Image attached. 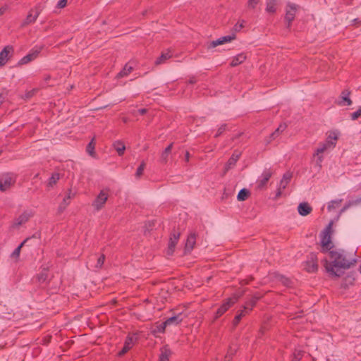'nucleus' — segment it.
<instances>
[{
	"label": "nucleus",
	"instance_id": "obj_35",
	"mask_svg": "<svg viewBox=\"0 0 361 361\" xmlns=\"http://www.w3.org/2000/svg\"><path fill=\"white\" fill-rule=\"evenodd\" d=\"M166 327H167L166 325H164V322H162L161 324L154 326L153 328L152 332L153 334H162L165 331V329Z\"/></svg>",
	"mask_w": 361,
	"mask_h": 361
},
{
	"label": "nucleus",
	"instance_id": "obj_28",
	"mask_svg": "<svg viewBox=\"0 0 361 361\" xmlns=\"http://www.w3.org/2000/svg\"><path fill=\"white\" fill-rule=\"evenodd\" d=\"M287 126L285 123H281L279 126L270 135V138L271 140H274L283 131H284L286 128Z\"/></svg>",
	"mask_w": 361,
	"mask_h": 361
},
{
	"label": "nucleus",
	"instance_id": "obj_23",
	"mask_svg": "<svg viewBox=\"0 0 361 361\" xmlns=\"http://www.w3.org/2000/svg\"><path fill=\"white\" fill-rule=\"evenodd\" d=\"M171 354V350L166 345L164 346L161 348L159 361H168Z\"/></svg>",
	"mask_w": 361,
	"mask_h": 361
},
{
	"label": "nucleus",
	"instance_id": "obj_63",
	"mask_svg": "<svg viewBox=\"0 0 361 361\" xmlns=\"http://www.w3.org/2000/svg\"><path fill=\"white\" fill-rule=\"evenodd\" d=\"M138 112L140 115H144L146 114L147 109H140L138 110Z\"/></svg>",
	"mask_w": 361,
	"mask_h": 361
},
{
	"label": "nucleus",
	"instance_id": "obj_29",
	"mask_svg": "<svg viewBox=\"0 0 361 361\" xmlns=\"http://www.w3.org/2000/svg\"><path fill=\"white\" fill-rule=\"evenodd\" d=\"M250 194V192L247 189L243 188L239 191L237 195V200L238 201H245L248 198Z\"/></svg>",
	"mask_w": 361,
	"mask_h": 361
},
{
	"label": "nucleus",
	"instance_id": "obj_45",
	"mask_svg": "<svg viewBox=\"0 0 361 361\" xmlns=\"http://www.w3.org/2000/svg\"><path fill=\"white\" fill-rule=\"evenodd\" d=\"M235 351L236 348H233V347L231 346L228 349V351L225 358L228 359V360H231L232 359L233 355L235 354Z\"/></svg>",
	"mask_w": 361,
	"mask_h": 361
},
{
	"label": "nucleus",
	"instance_id": "obj_33",
	"mask_svg": "<svg viewBox=\"0 0 361 361\" xmlns=\"http://www.w3.org/2000/svg\"><path fill=\"white\" fill-rule=\"evenodd\" d=\"M338 139V136L336 133H331L327 137L326 142H328L330 146L333 148L336 146V141Z\"/></svg>",
	"mask_w": 361,
	"mask_h": 361
},
{
	"label": "nucleus",
	"instance_id": "obj_17",
	"mask_svg": "<svg viewBox=\"0 0 361 361\" xmlns=\"http://www.w3.org/2000/svg\"><path fill=\"white\" fill-rule=\"evenodd\" d=\"M183 319V315L181 313L178 314L176 315L172 316L168 319H166L164 322V325H166V326H171V325H178L179 324Z\"/></svg>",
	"mask_w": 361,
	"mask_h": 361
},
{
	"label": "nucleus",
	"instance_id": "obj_25",
	"mask_svg": "<svg viewBox=\"0 0 361 361\" xmlns=\"http://www.w3.org/2000/svg\"><path fill=\"white\" fill-rule=\"evenodd\" d=\"M113 145L119 156H122L124 154L126 146L122 141L117 140Z\"/></svg>",
	"mask_w": 361,
	"mask_h": 361
},
{
	"label": "nucleus",
	"instance_id": "obj_64",
	"mask_svg": "<svg viewBox=\"0 0 361 361\" xmlns=\"http://www.w3.org/2000/svg\"><path fill=\"white\" fill-rule=\"evenodd\" d=\"M190 157V154L189 152H186L185 154V161H189Z\"/></svg>",
	"mask_w": 361,
	"mask_h": 361
},
{
	"label": "nucleus",
	"instance_id": "obj_4",
	"mask_svg": "<svg viewBox=\"0 0 361 361\" xmlns=\"http://www.w3.org/2000/svg\"><path fill=\"white\" fill-rule=\"evenodd\" d=\"M43 48H44L43 45L35 46L26 56L23 57L18 61V65L26 64V63L35 60L38 56L39 54L41 52V51L43 49Z\"/></svg>",
	"mask_w": 361,
	"mask_h": 361
},
{
	"label": "nucleus",
	"instance_id": "obj_26",
	"mask_svg": "<svg viewBox=\"0 0 361 361\" xmlns=\"http://www.w3.org/2000/svg\"><path fill=\"white\" fill-rule=\"evenodd\" d=\"M248 313V310H245L244 308L241 310L240 312H238L233 321V326L235 327L238 324L241 319Z\"/></svg>",
	"mask_w": 361,
	"mask_h": 361
},
{
	"label": "nucleus",
	"instance_id": "obj_32",
	"mask_svg": "<svg viewBox=\"0 0 361 361\" xmlns=\"http://www.w3.org/2000/svg\"><path fill=\"white\" fill-rule=\"evenodd\" d=\"M266 11L271 13L276 12V0H267Z\"/></svg>",
	"mask_w": 361,
	"mask_h": 361
},
{
	"label": "nucleus",
	"instance_id": "obj_55",
	"mask_svg": "<svg viewBox=\"0 0 361 361\" xmlns=\"http://www.w3.org/2000/svg\"><path fill=\"white\" fill-rule=\"evenodd\" d=\"M243 23H244V21H243V23H236V24L234 25V30H235V31H236V32H239V31H240V30L244 27V25H243Z\"/></svg>",
	"mask_w": 361,
	"mask_h": 361
},
{
	"label": "nucleus",
	"instance_id": "obj_62",
	"mask_svg": "<svg viewBox=\"0 0 361 361\" xmlns=\"http://www.w3.org/2000/svg\"><path fill=\"white\" fill-rule=\"evenodd\" d=\"M301 358V355L300 353H298L297 355L295 354V356H294V360L293 361H297V360H300Z\"/></svg>",
	"mask_w": 361,
	"mask_h": 361
},
{
	"label": "nucleus",
	"instance_id": "obj_5",
	"mask_svg": "<svg viewBox=\"0 0 361 361\" xmlns=\"http://www.w3.org/2000/svg\"><path fill=\"white\" fill-rule=\"evenodd\" d=\"M304 269L309 273H314L317 271L318 259L316 253L311 252L308 255L307 260L305 262Z\"/></svg>",
	"mask_w": 361,
	"mask_h": 361
},
{
	"label": "nucleus",
	"instance_id": "obj_10",
	"mask_svg": "<svg viewBox=\"0 0 361 361\" xmlns=\"http://www.w3.org/2000/svg\"><path fill=\"white\" fill-rule=\"evenodd\" d=\"M234 303L235 301L231 298L227 299L216 310L214 319L223 315Z\"/></svg>",
	"mask_w": 361,
	"mask_h": 361
},
{
	"label": "nucleus",
	"instance_id": "obj_51",
	"mask_svg": "<svg viewBox=\"0 0 361 361\" xmlns=\"http://www.w3.org/2000/svg\"><path fill=\"white\" fill-rule=\"evenodd\" d=\"M292 175L290 173H286L283 174V178L281 180H284V182L289 183L291 180Z\"/></svg>",
	"mask_w": 361,
	"mask_h": 361
},
{
	"label": "nucleus",
	"instance_id": "obj_6",
	"mask_svg": "<svg viewBox=\"0 0 361 361\" xmlns=\"http://www.w3.org/2000/svg\"><path fill=\"white\" fill-rule=\"evenodd\" d=\"M272 171L271 169H265L261 176L259 178V179L257 180V189L259 190H264L267 184L270 179V178L272 176Z\"/></svg>",
	"mask_w": 361,
	"mask_h": 361
},
{
	"label": "nucleus",
	"instance_id": "obj_19",
	"mask_svg": "<svg viewBox=\"0 0 361 361\" xmlns=\"http://www.w3.org/2000/svg\"><path fill=\"white\" fill-rule=\"evenodd\" d=\"M350 94V92L348 90H343L341 92V100L338 102L340 106H350L352 104V100L349 97Z\"/></svg>",
	"mask_w": 361,
	"mask_h": 361
},
{
	"label": "nucleus",
	"instance_id": "obj_37",
	"mask_svg": "<svg viewBox=\"0 0 361 361\" xmlns=\"http://www.w3.org/2000/svg\"><path fill=\"white\" fill-rule=\"evenodd\" d=\"M355 274L356 273L355 271H351L347 274V276L344 278V281L345 283L353 284V281L355 279Z\"/></svg>",
	"mask_w": 361,
	"mask_h": 361
},
{
	"label": "nucleus",
	"instance_id": "obj_31",
	"mask_svg": "<svg viewBox=\"0 0 361 361\" xmlns=\"http://www.w3.org/2000/svg\"><path fill=\"white\" fill-rule=\"evenodd\" d=\"M333 148L326 141L322 144H320L319 147L315 151V155H318L319 154H322L326 152L328 149Z\"/></svg>",
	"mask_w": 361,
	"mask_h": 361
},
{
	"label": "nucleus",
	"instance_id": "obj_7",
	"mask_svg": "<svg viewBox=\"0 0 361 361\" xmlns=\"http://www.w3.org/2000/svg\"><path fill=\"white\" fill-rule=\"evenodd\" d=\"M108 200V194L104 190H101L92 203L93 207L99 211L102 209Z\"/></svg>",
	"mask_w": 361,
	"mask_h": 361
},
{
	"label": "nucleus",
	"instance_id": "obj_47",
	"mask_svg": "<svg viewBox=\"0 0 361 361\" xmlns=\"http://www.w3.org/2000/svg\"><path fill=\"white\" fill-rule=\"evenodd\" d=\"M361 116V107H360L356 111L351 114V119L353 121L357 120Z\"/></svg>",
	"mask_w": 361,
	"mask_h": 361
},
{
	"label": "nucleus",
	"instance_id": "obj_22",
	"mask_svg": "<svg viewBox=\"0 0 361 361\" xmlns=\"http://www.w3.org/2000/svg\"><path fill=\"white\" fill-rule=\"evenodd\" d=\"M172 147H173V143H171L162 152V153L161 154V157H160V161L161 163L166 164L167 162L169 156L171 152Z\"/></svg>",
	"mask_w": 361,
	"mask_h": 361
},
{
	"label": "nucleus",
	"instance_id": "obj_56",
	"mask_svg": "<svg viewBox=\"0 0 361 361\" xmlns=\"http://www.w3.org/2000/svg\"><path fill=\"white\" fill-rule=\"evenodd\" d=\"M361 24V18H357L352 20L353 25H359Z\"/></svg>",
	"mask_w": 361,
	"mask_h": 361
},
{
	"label": "nucleus",
	"instance_id": "obj_34",
	"mask_svg": "<svg viewBox=\"0 0 361 361\" xmlns=\"http://www.w3.org/2000/svg\"><path fill=\"white\" fill-rule=\"evenodd\" d=\"M361 203V197L357 198L349 201L341 210V212H343L347 210L350 206L357 205Z\"/></svg>",
	"mask_w": 361,
	"mask_h": 361
},
{
	"label": "nucleus",
	"instance_id": "obj_1",
	"mask_svg": "<svg viewBox=\"0 0 361 361\" xmlns=\"http://www.w3.org/2000/svg\"><path fill=\"white\" fill-rule=\"evenodd\" d=\"M329 255L331 261L329 262L326 259H324L322 262L331 277H341L343 274L344 270L350 269L356 262L355 259L348 260L343 250H330Z\"/></svg>",
	"mask_w": 361,
	"mask_h": 361
},
{
	"label": "nucleus",
	"instance_id": "obj_60",
	"mask_svg": "<svg viewBox=\"0 0 361 361\" xmlns=\"http://www.w3.org/2000/svg\"><path fill=\"white\" fill-rule=\"evenodd\" d=\"M29 240H30V238H27L18 247L21 249Z\"/></svg>",
	"mask_w": 361,
	"mask_h": 361
},
{
	"label": "nucleus",
	"instance_id": "obj_36",
	"mask_svg": "<svg viewBox=\"0 0 361 361\" xmlns=\"http://www.w3.org/2000/svg\"><path fill=\"white\" fill-rule=\"evenodd\" d=\"M94 146L95 144L94 142V140L92 139L87 145L86 151L92 157H94Z\"/></svg>",
	"mask_w": 361,
	"mask_h": 361
},
{
	"label": "nucleus",
	"instance_id": "obj_16",
	"mask_svg": "<svg viewBox=\"0 0 361 361\" xmlns=\"http://www.w3.org/2000/svg\"><path fill=\"white\" fill-rule=\"evenodd\" d=\"M35 9H36V12L34 16L32 13L33 10L32 9L30 10V11L28 13V15L27 16L25 20L22 23V26H26L27 25L34 23L36 21V20L37 19L38 16L40 14V10L39 9L38 7H36Z\"/></svg>",
	"mask_w": 361,
	"mask_h": 361
},
{
	"label": "nucleus",
	"instance_id": "obj_14",
	"mask_svg": "<svg viewBox=\"0 0 361 361\" xmlns=\"http://www.w3.org/2000/svg\"><path fill=\"white\" fill-rule=\"evenodd\" d=\"M195 233H191L188 236L185 245V254L190 253L195 247L196 243Z\"/></svg>",
	"mask_w": 361,
	"mask_h": 361
},
{
	"label": "nucleus",
	"instance_id": "obj_61",
	"mask_svg": "<svg viewBox=\"0 0 361 361\" xmlns=\"http://www.w3.org/2000/svg\"><path fill=\"white\" fill-rule=\"evenodd\" d=\"M196 82H197V80H196L195 77H194V76L191 77L188 80L189 84H195V83H196Z\"/></svg>",
	"mask_w": 361,
	"mask_h": 361
},
{
	"label": "nucleus",
	"instance_id": "obj_44",
	"mask_svg": "<svg viewBox=\"0 0 361 361\" xmlns=\"http://www.w3.org/2000/svg\"><path fill=\"white\" fill-rule=\"evenodd\" d=\"M37 92V89H32V90H30V91H27L25 93V96H24V99H30L31 97H32L35 94V93Z\"/></svg>",
	"mask_w": 361,
	"mask_h": 361
},
{
	"label": "nucleus",
	"instance_id": "obj_2",
	"mask_svg": "<svg viewBox=\"0 0 361 361\" xmlns=\"http://www.w3.org/2000/svg\"><path fill=\"white\" fill-rule=\"evenodd\" d=\"M331 223H329L327 227L322 231L321 236V252L326 253L331 250L334 244L331 239Z\"/></svg>",
	"mask_w": 361,
	"mask_h": 361
},
{
	"label": "nucleus",
	"instance_id": "obj_48",
	"mask_svg": "<svg viewBox=\"0 0 361 361\" xmlns=\"http://www.w3.org/2000/svg\"><path fill=\"white\" fill-rule=\"evenodd\" d=\"M314 156L317 157L316 166H317L319 168H321L322 162L323 161V156L321 155V154L315 155V153L314 154Z\"/></svg>",
	"mask_w": 361,
	"mask_h": 361
},
{
	"label": "nucleus",
	"instance_id": "obj_24",
	"mask_svg": "<svg viewBox=\"0 0 361 361\" xmlns=\"http://www.w3.org/2000/svg\"><path fill=\"white\" fill-rule=\"evenodd\" d=\"M245 59H246V56L244 54H243V53L239 54L233 59V60L231 63V66L233 67L237 66L239 64L242 63L243 61H245Z\"/></svg>",
	"mask_w": 361,
	"mask_h": 361
},
{
	"label": "nucleus",
	"instance_id": "obj_49",
	"mask_svg": "<svg viewBox=\"0 0 361 361\" xmlns=\"http://www.w3.org/2000/svg\"><path fill=\"white\" fill-rule=\"evenodd\" d=\"M226 124L221 125L219 128L217 133L215 135V137H219L226 130Z\"/></svg>",
	"mask_w": 361,
	"mask_h": 361
},
{
	"label": "nucleus",
	"instance_id": "obj_27",
	"mask_svg": "<svg viewBox=\"0 0 361 361\" xmlns=\"http://www.w3.org/2000/svg\"><path fill=\"white\" fill-rule=\"evenodd\" d=\"M171 56H172V55L170 54V51L163 52V53H161V54L160 55V56H159V57H158V58L157 59V60L155 61V64H156V65H160V64H162V63H164L166 60H168L169 59H170Z\"/></svg>",
	"mask_w": 361,
	"mask_h": 361
},
{
	"label": "nucleus",
	"instance_id": "obj_57",
	"mask_svg": "<svg viewBox=\"0 0 361 361\" xmlns=\"http://www.w3.org/2000/svg\"><path fill=\"white\" fill-rule=\"evenodd\" d=\"M288 183H289L284 182V180H281L279 188H281V190H284L286 188V186L288 185Z\"/></svg>",
	"mask_w": 361,
	"mask_h": 361
},
{
	"label": "nucleus",
	"instance_id": "obj_11",
	"mask_svg": "<svg viewBox=\"0 0 361 361\" xmlns=\"http://www.w3.org/2000/svg\"><path fill=\"white\" fill-rule=\"evenodd\" d=\"M262 297V295L259 293H255L250 299H248L244 306L243 308L245 310H248V312H250L252 308L255 306L256 303L259 300H260Z\"/></svg>",
	"mask_w": 361,
	"mask_h": 361
},
{
	"label": "nucleus",
	"instance_id": "obj_40",
	"mask_svg": "<svg viewBox=\"0 0 361 361\" xmlns=\"http://www.w3.org/2000/svg\"><path fill=\"white\" fill-rule=\"evenodd\" d=\"M341 202V200H332L331 201L327 207V209L329 211H331L336 207H338Z\"/></svg>",
	"mask_w": 361,
	"mask_h": 361
},
{
	"label": "nucleus",
	"instance_id": "obj_42",
	"mask_svg": "<svg viewBox=\"0 0 361 361\" xmlns=\"http://www.w3.org/2000/svg\"><path fill=\"white\" fill-rule=\"evenodd\" d=\"M223 44L222 43V41L221 39V38H219L216 40H213L212 41L209 45H208V49H213V48H215L216 47L219 46V45H221Z\"/></svg>",
	"mask_w": 361,
	"mask_h": 361
},
{
	"label": "nucleus",
	"instance_id": "obj_9",
	"mask_svg": "<svg viewBox=\"0 0 361 361\" xmlns=\"http://www.w3.org/2000/svg\"><path fill=\"white\" fill-rule=\"evenodd\" d=\"M180 233L179 232H176L175 231H173L171 233L170 239L169 241L167 255H173V253L174 252L175 247H176V245L178 241V239L180 238Z\"/></svg>",
	"mask_w": 361,
	"mask_h": 361
},
{
	"label": "nucleus",
	"instance_id": "obj_58",
	"mask_svg": "<svg viewBox=\"0 0 361 361\" xmlns=\"http://www.w3.org/2000/svg\"><path fill=\"white\" fill-rule=\"evenodd\" d=\"M282 191H283V190H281V188H279L277 189V191H276V196H275V199H276H276H278V198H279V197L281 196V195H282Z\"/></svg>",
	"mask_w": 361,
	"mask_h": 361
},
{
	"label": "nucleus",
	"instance_id": "obj_54",
	"mask_svg": "<svg viewBox=\"0 0 361 361\" xmlns=\"http://www.w3.org/2000/svg\"><path fill=\"white\" fill-rule=\"evenodd\" d=\"M130 349L123 345V348L118 353V356H123Z\"/></svg>",
	"mask_w": 361,
	"mask_h": 361
},
{
	"label": "nucleus",
	"instance_id": "obj_53",
	"mask_svg": "<svg viewBox=\"0 0 361 361\" xmlns=\"http://www.w3.org/2000/svg\"><path fill=\"white\" fill-rule=\"evenodd\" d=\"M259 0H249L247 4L250 8H254L258 4Z\"/></svg>",
	"mask_w": 361,
	"mask_h": 361
},
{
	"label": "nucleus",
	"instance_id": "obj_13",
	"mask_svg": "<svg viewBox=\"0 0 361 361\" xmlns=\"http://www.w3.org/2000/svg\"><path fill=\"white\" fill-rule=\"evenodd\" d=\"M13 52L12 46H6L0 52V67L4 66L8 60V55Z\"/></svg>",
	"mask_w": 361,
	"mask_h": 361
},
{
	"label": "nucleus",
	"instance_id": "obj_38",
	"mask_svg": "<svg viewBox=\"0 0 361 361\" xmlns=\"http://www.w3.org/2000/svg\"><path fill=\"white\" fill-rule=\"evenodd\" d=\"M240 157V154H233L232 156L228 161V166L230 168L231 166H234Z\"/></svg>",
	"mask_w": 361,
	"mask_h": 361
},
{
	"label": "nucleus",
	"instance_id": "obj_43",
	"mask_svg": "<svg viewBox=\"0 0 361 361\" xmlns=\"http://www.w3.org/2000/svg\"><path fill=\"white\" fill-rule=\"evenodd\" d=\"M220 38H221V39L222 41V43L224 44H225L226 42H229L231 40L234 39L235 38V34H232L231 35L224 36V37H221Z\"/></svg>",
	"mask_w": 361,
	"mask_h": 361
},
{
	"label": "nucleus",
	"instance_id": "obj_46",
	"mask_svg": "<svg viewBox=\"0 0 361 361\" xmlns=\"http://www.w3.org/2000/svg\"><path fill=\"white\" fill-rule=\"evenodd\" d=\"M104 259H105V256L104 255H100L98 258H97V264H96V267L97 268H101L104 262Z\"/></svg>",
	"mask_w": 361,
	"mask_h": 361
},
{
	"label": "nucleus",
	"instance_id": "obj_50",
	"mask_svg": "<svg viewBox=\"0 0 361 361\" xmlns=\"http://www.w3.org/2000/svg\"><path fill=\"white\" fill-rule=\"evenodd\" d=\"M21 249L18 247H17L13 252L11 255V258H16L18 259L20 256Z\"/></svg>",
	"mask_w": 361,
	"mask_h": 361
},
{
	"label": "nucleus",
	"instance_id": "obj_20",
	"mask_svg": "<svg viewBox=\"0 0 361 361\" xmlns=\"http://www.w3.org/2000/svg\"><path fill=\"white\" fill-rule=\"evenodd\" d=\"M137 337L136 336L135 334H128L126 338L123 345L130 350L135 343V342L137 341Z\"/></svg>",
	"mask_w": 361,
	"mask_h": 361
},
{
	"label": "nucleus",
	"instance_id": "obj_15",
	"mask_svg": "<svg viewBox=\"0 0 361 361\" xmlns=\"http://www.w3.org/2000/svg\"><path fill=\"white\" fill-rule=\"evenodd\" d=\"M75 196V193H73L71 189H69L66 195L64 197L63 201L59 206L58 211L59 213H62L67 206L70 204V200Z\"/></svg>",
	"mask_w": 361,
	"mask_h": 361
},
{
	"label": "nucleus",
	"instance_id": "obj_41",
	"mask_svg": "<svg viewBox=\"0 0 361 361\" xmlns=\"http://www.w3.org/2000/svg\"><path fill=\"white\" fill-rule=\"evenodd\" d=\"M48 274L46 270L42 271L37 276L38 281L40 283H44L47 281Z\"/></svg>",
	"mask_w": 361,
	"mask_h": 361
},
{
	"label": "nucleus",
	"instance_id": "obj_3",
	"mask_svg": "<svg viewBox=\"0 0 361 361\" xmlns=\"http://www.w3.org/2000/svg\"><path fill=\"white\" fill-rule=\"evenodd\" d=\"M16 183V176L12 173H6L0 176V190L4 192Z\"/></svg>",
	"mask_w": 361,
	"mask_h": 361
},
{
	"label": "nucleus",
	"instance_id": "obj_8",
	"mask_svg": "<svg viewBox=\"0 0 361 361\" xmlns=\"http://www.w3.org/2000/svg\"><path fill=\"white\" fill-rule=\"evenodd\" d=\"M287 7H288L289 9L286 10L285 20L287 23V27L289 28L290 27L291 23L295 18L297 5L289 3L288 4Z\"/></svg>",
	"mask_w": 361,
	"mask_h": 361
},
{
	"label": "nucleus",
	"instance_id": "obj_12",
	"mask_svg": "<svg viewBox=\"0 0 361 361\" xmlns=\"http://www.w3.org/2000/svg\"><path fill=\"white\" fill-rule=\"evenodd\" d=\"M32 216L31 212H29L27 211H25L22 214H20L18 218H16L13 223L12 226L13 228L19 227L22 226L23 224H25L30 218Z\"/></svg>",
	"mask_w": 361,
	"mask_h": 361
},
{
	"label": "nucleus",
	"instance_id": "obj_18",
	"mask_svg": "<svg viewBox=\"0 0 361 361\" xmlns=\"http://www.w3.org/2000/svg\"><path fill=\"white\" fill-rule=\"evenodd\" d=\"M312 211V207L307 202H301L298 207V212L301 216H307Z\"/></svg>",
	"mask_w": 361,
	"mask_h": 361
},
{
	"label": "nucleus",
	"instance_id": "obj_30",
	"mask_svg": "<svg viewBox=\"0 0 361 361\" xmlns=\"http://www.w3.org/2000/svg\"><path fill=\"white\" fill-rule=\"evenodd\" d=\"M60 179V174L59 173H52L51 176L49 178L47 186L49 188H53L57 181Z\"/></svg>",
	"mask_w": 361,
	"mask_h": 361
},
{
	"label": "nucleus",
	"instance_id": "obj_59",
	"mask_svg": "<svg viewBox=\"0 0 361 361\" xmlns=\"http://www.w3.org/2000/svg\"><path fill=\"white\" fill-rule=\"evenodd\" d=\"M282 282L287 286L290 285V281L288 278L283 277L282 279Z\"/></svg>",
	"mask_w": 361,
	"mask_h": 361
},
{
	"label": "nucleus",
	"instance_id": "obj_39",
	"mask_svg": "<svg viewBox=\"0 0 361 361\" xmlns=\"http://www.w3.org/2000/svg\"><path fill=\"white\" fill-rule=\"evenodd\" d=\"M146 166V164L145 161H142L138 168L137 169L136 173H135V177L137 178H140V176L142 175L143 171Z\"/></svg>",
	"mask_w": 361,
	"mask_h": 361
},
{
	"label": "nucleus",
	"instance_id": "obj_21",
	"mask_svg": "<svg viewBox=\"0 0 361 361\" xmlns=\"http://www.w3.org/2000/svg\"><path fill=\"white\" fill-rule=\"evenodd\" d=\"M133 69L134 68L132 66L129 65V63H126L123 69L117 74L116 78H121L126 77L133 71Z\"/></svg>",
	"mask_w": 361,
	"mask_h": 361
},
{
	"label": "nucleus",
	"instance_id": "obj_52",
	"mask_svg": "<svg viewBox=\"0 0 361 361\" xmlns=\"http://www.w3.org/2000/svg\"><path fill=\"white\" fill-rule=\"evenodd\" d=\"M67 5V0H60L59 1L56 7L58 8H63L66 7Z\"/></svg>",
	"mask_w": 361,
	"mask_h": 361
}]
</instances>
